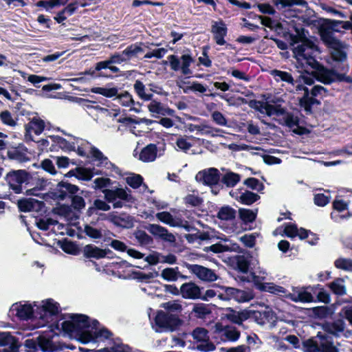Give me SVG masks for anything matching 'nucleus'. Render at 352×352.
<instances>
[{"label":"nucleus","mask_w":352,"mask_h":352,"mask_svg":"<svg viewBox=\"0 0 352 352\" xmlns=\"http://www.w3.org/2000/svg\"><path fill=\"white\" fill-rule=\"evenodd\" d=\"M220 177L221 174L217 168H210L199 171L196 175V179L206 186H212L218 184Z\"/></svg>","instance_id":"nucleus-10"},{"label":"nucleus","mask_w":352,"mask_h":352,"mask_svg":"<svg viewBox=\"0 0 352 352\" xmlns=\"http://www.w3.org/2000/svg\"><path fill=\"white\" fill-rule=\"evenodd\" d=\"M327 47L331 48L333 51L331 54V58L335 61L342 62L346 58V54L341 50L342 43L339 41V46L332 47L329 45H325Z\"/></svg>","instance_id":"nucleus-43"},{"label":"nucleus","mask_w":352,"mask_h":352,"mask_svg":"<svg viewBox=\"0 0 352 352\" xmlns=\"http://www.w3.org/2000/svg\"><path fill=\"white\" fill-rule=\"evenodd\" d=\"M147 230L155 236L159 237L165 241L171 243L175 240V237L172 233H169L166 228L160 225L149 224Z\"/></svg>","instance_id":"nucleus-19"},{"label":"nucleus","mask_w":352,"mask_h":352,"mask_svg":"<svg viewBox=\"0 0 352 352\" xmlns=\"http://www.w3.org/2000/svg\"><path fill=\"white\" fill-rule=\"evenodd\" d=\"M155 325L164 329L175 331L181 325L182 320L174 314L159 310L155 318Z\"/></svg>","instance_id":"nucleus-6"},{"label":"nucleus","mask_w":352,"mask_h":352,"mask_svg":"<svg viewBox=\"0 0 352 352\" xmlns=\"http://www.w3.org/2000/svg\"><path fill=\"white\" fill-rule=\"evenodd\" d=\"M317 80L325 85H329L334 82L335 70L321 67L317 72Z\"/></svg>","instance_id":"nucleus-27"},{"label":"nucleus","mask_w":352,"mask_h":352,"mask_svg":"<svg viewBox=\"0 0 352 352\" xmlns=\"http://www.w3.org/2000/svg\"><path fill=\"white\" fill-rule=\"evenodd\" d=\"M244 184L252 190L261 191L264 188V185L255 177H249L244 181Z\"/></svg>","instance_id":"nucleus-61"},{"label":"nucleus","mask_w":352,"mask_h":352,"mask_svg":"<svg viewBox=\"0 0 352 352\" xmlns=\"http://www.w3.org/2000/svg\"><path fill=\"white\" fill-rule=\"evenodd\" d=\"M78 194H74L69 199L71 200L72 208L76 211L80 212L85 208L86 203L83 197Z\"/></svg>","instance_id":"nucleus-44"},{"label":"nucleus","mask_w":352,"mask_h":352,"mask_svg":"<svg viewBox=\"0 0 352 352\" xmlns=\"http://www.w3.org/2000/svg\"><path fill=\"white\" fill-rule=\"evenodd\" d=\"M236 210L229 206H222L217 214V217L221 221H232L236 217Z\"/></svg>","instance_id":"nucleus-33"},{"label":"nucleus","mask_w":352,"mask_h":352,"mask_svg":"<svg viewBox=\"0 0 352 352\" xmlns=\"http://www.w3.org/2000/svg\"><path fill=\"white\" fill-rule=\"evenodd\" d=\"M240 181V175L234 173H228L222 177V182L227 187H234Z\"/></svg>","instance_id":"nucleus-46"},{"label":"nucleus","mask_w":352,"mask_h":352,"mask_svg":"<svg viewBox=\"0 0 352 352\" xmlns=\"http://www.w3.org/2000/svg\"><path fill=\"white\" fill-rule=\"evenodd\" d=\"M204 202L203 198L194 194H188L184 198V203L186 206L199 207Z\"/></svg>","instance_id":"nucleus-45"},{"label":"nucleus","mask_w":352,"mask_h":352,"mask_svg":"<svg viewBox=\"0 0 352 352\" xmlns=\"http://www.w3.org/2000/svg\"><path fill=\"white\" fill-rule=\"evenodd\" d=\"M0 120L3 124L9 126H15L16 125V120L13 118L8 110H5L0 113Z\"/></svg>","instance_id":"nucleus-56"},{"label":"nucleus","mask_w":352,"mask_h":352,"mask_svg":"<svg viewBox=\"0 0 352 352\" xmlns=\"http://www.w3.org/2000/svg\"><path fill=\"white\" fill-rule=\"evenodd\" d=\"M104 195V201L96 199L94 201V205L97 210L108 211L111 209L109 203L113 204V208H122L124 206L130 207L135 201V197L131 195V190L126 187L115 188L113 189H103L102 190Z\"/></svg>","instance_id":"nucleus-2"},{"label":"nucleus","mask_w":352,"mask_h":352,"mask_svg":"<svg viewBox=\"0 0 352 352\" xmlns=\"http://www.w3.org/2000/svg\"><path fill=\"white\" fill-rule=\"evenodd\" d=\"M208 331L202 327H197L192 333V338L197 342H205L209 340Z\"/></svg>","instance_id":"nucleus-47"},{"label":"nucleus","mask_w":352,"mask_h":352,"mask_svg":"<svg viewBox=\"0 0 352 352\" xmlns=\"http://www.w3.org/2000/svg\"><path fill=\"white\" fill-rule=\"evenodd\" d=\"M13 111L16 116V120H18L20 116H25L28 119L34 114V113L26 109L25 104L22 102H16L13 107Z\"/></svg>","instance_id":"nucleus-42"},{"label":"nucleus","mask_w":352,"mask_h":352,"mask_svg":"<svg viewBox=\"0 0 352 352\" xmlns=\"http://www.w3.org/2000/svg\"><path fill=\"white\" fill-rule=\"evenodd\" d=\"M76 179L82 181H89L94 177L92 170L83 167H76Z\"/></svg>","instance_id":"nucleus-49"},{"label":"nucleus","mask_w":352,"mask_h":352,"mask_svg":"<svg viewBox=\"0 0 352 352\" xmlns=\"http://www.w3.org/2000/svg\"><path fill=\"white\" fill-rule=\"evenodd\" d=\"M85 258L100 259L106 257L108 253L111 252L109 249H102L93 244H87L81 250Z\"/></svg>","instance_id":"nucleus-15"},{"label":"nucleus","mask_w":352,"mask_h":352,"mask_svg":"<svg viewBox=\"0 0 352 352\" xmlns=\"http://www.w3.org/2000/svg\"><path fill=\"white\" fill-rule=\"evenodd\" d=\"M284 121L285 124L289 128H293L295 126H298L300 123V118L298 116H294L291 112H287L285 114Z\"/></svg>","instance_id":"nucleus-62"},{"label":"nucleus","mask_w":352,"mask_h":352,"mask_svg":"<svg viewBox=\"0 0 352 352\" xmlns=\"http://www.w3.org/2000/svg\"><path fill=\"white\" fill-rule=\"evenodd\" d=\"M109 221L116 226L122 228H131L134 226V218L124 212L119 216L111 214Z\"/></svg>","instance_id":"nucleus-18"},{"label":"nucleus","mask_w":352,"mask_h":352,"mask_svg":"<svg viewBox=\"0 0 352 352\" xmlns=\"http://www.w3.org/2000/svg\"><path fill=\"white\" fill-rule=\"evenodd\" d=\"M256 104H259L261 105V107L265 110L266 114L268 116H272L273 115V111H274V109H275L274 105L270 104L267 102H263L261 101H258L256 100H250L249 102V106L252 108H255L256 109H257L260 111H261V109H259L258 108H257L254 106Z\"/></svg>","instance_id":"nucleus-51"},{"label":"nucleus","mask_w":352,"mask_h":352,"mask_svg":"<svg viewBox=\"0 0 352 352\" xmlns=\"http://www.w3.org/2000/svg\"><path fill=\"white\" fill-rule=\"evenodd\" d=\"M255 314V311L248 309L236 311L232 307H228L226 309V313L223 314V318L233 324L241 325L243 322L253 317Z\"/></svg>","instance_id":"nucleus-8"},{"label":"nucleus","mask_w":352,"mask_h":352,"mask_svg":"<svg viewBox=\"0 0 352 352\" xmlns=\"http://www.w3.org/2000/svg\"><path fill=\"white\" fill-rule=\"evenodd\" d=\"M260 199V196L252 191L245 190L239 197V201L244 205H252Z\"/></svg>","instance_id":"nucleus-36"},{"label":"nucleus","mask_w":352,"mask_h":352,"mask_svg":"<svg viewBox=\"0 0 352 352\" xmlns=\"http://www.w3.org/2000/svg\"><path fill=\"white\" fill-rule=\"evenodd\" d=\"M144 179L142 175L139 174H133L131 177L126 178V184L133 189L140 188L143 184Z\"/></svg>","instance_id":"nucleus-52"},{"label":"nucleus","mask_w":352,"mask_h":352,"mask_svg":"<svg viewBox=\"0 0 352 352\" xmlns=\"http://www.w3.org/2000/svg\"><path fill=\"white\" fill-rule=\"evenodd\" d=\"M90 153L93 160L99 162L97 166L109 168V164L113 165L107 157L104 156L103 153L96 146L91 147Z\"/></svg>","instance_id":"nucleus-29"},{"label":"nucleus","mask_w":352,"mask_h":352,"mask_svg":"<svg viewBox=\"0 0 352 352\" xmlns=\"http://www.w3.org/2000/svg\"><path fill=\"white\" fill-rule=\"evenodd\" d=\"M334 265L338 269L350 270H352V260L340 258L335 261Z\"/></svg>","instance_id":"nucleus-63"},{"label":"nucleus","mask_w":352,"mask_h":352,"mask_svg":"<svg viewBox=\"0 0 352 352\" xmlns=\"http://www.w3.org/2000/svg\"><path fill=\"white\" fill-rule=\"evenodd\" d=\"M52 142L59 146V147L64 151H75L76 146L74 142H69L64 138L59 135H50Z\"/></svg>","instance_id":"nucleus-31"},{"label":"nucleus","mask_w":352,"mask_h":352,"mask_svg":"<svg viewBox=\"0 0 352 352\" xmlns=\"http://www.w3.org/2000/svg\"><path fill=\"white\" fill-rule=\"evenodd\" d=\"M36 204L39 206L43 205V202L32 198H22L18 200L17 206L19 210L23 212H28L34 210Z\"/></svg>","instance_id":"nucleus-23"},{"label":"nucleus","mask_w":352,"mask_h":352,"mask_svg":"<svg viewBox=\"0 0 352 352\" xmlns=\"http://www.w3.org/2000/svg\"><path fill=\"white\" fill-rule=\"evenodd\" d=\"M179 275H180V272L177 267L175 268H165L162 270L161 274V276L168 281H176L179 278Z\"/></svg>","instance_id":"nucleus-41"},{"label":"nucleus","mask_w":352,"mask_h":352,"mask_svg":"<svg viewBox=\"0 0 352 352\" xmlns=\"http://www.w3.org/2000/svg\"><path fill=\"white\" fill-rule=\"evenodd\" d=\"M157 147L155 144H149L144 147L139 155V160L144 162H153L157 157Z\"/></svg>","instance_id":"nucleus-21"},{"label":"nucleus","mask_w":352,"mask_h":352,"mask_svg":"<svg viewBox=\"0 0 352 352\" xmlns=\"http://www.w3.org/2000/svg\"><path fill=\"white\" fill-rule=\"evenodd\" d=\"M58 245L61 250L67 254L77 256L81 253V249L79 246L67 239H64L58 241Z\"/></svg>","instance_id":"nucleus-26"},{"label":"nucleus","mask_w":352,"mask_h":352,"mask_svg":"<svg viewBox=\"0 0 352 352\" xmlns=\"http://www.w3.org/2000/svg\"><path fill=\"white\" fill-rule=\"evenodd\" d=\"M236 268L238 271L248 273L250 265V261L243 255H239L235 257Z\"/></svg>","instance_id":"nucleus-39"},{"label":"nucleus","mask_w":352,"mask_h":352,"mask_svg":"<svg viewBox=\"0 0 352 352\" xmlns=\"http://www.w3.org/2000/svg\"><path fill=\"white\" fill-rule=\"evenodd\" d=\"M167 58L173 71H181L182 75L187 77L192 75V72L190 69V66L194 62V59L190 54H182L180 58L175 54H171Z\"/></svg>","instance_id":"nucleus-4"},{"label":"nucleus","mask_w":352,"mask_h":352,"mask_svg":"<svg viewBox=\"0 0 352 352\" xmlns=\"http://www.w3.org/2000/svg\"><path fill=\"white\" fill-rule=\"evenodd\" d=\"M343 279L338 278L333 282L329 283L327 287L337 296H343L346 294V287L342 284Z\"/></svg>","instance_id":"nucleus-35"},{"label":"nucleus","mask_w":352,"mask_h":352,"mask_svg":"<svg viewBox=\"0 0 352 352\" xmlns=\"http://www.w3.org/2000/svg\"><path fill=\"white\" fill-rule=\"evenodd\" d=\"M200 289L201 288L193 282L185 283L180 287V293L184 298L199 299L200 298Z\"/></svg>","instance_id":"nucleus-17"},{"label":"nucleus","mask_w":352,"mask_h":352,"mask_svg":"<svg viewBox=\"0 0 352 352\" xmlns=\"http://www.w3.org/2000/svg\"><path fill=\"white\" fill-rule=\"evenodd\" d=\"M60 306L53 299L49 298L46 300L45 303L43 305V310L45 313L50 314L51 316H56L58 314Z\"/></svg>","instance_id":"nucleus-40"},{"label":"nucleus","mask_w":352,"mask_h":352,"mask_svg":"<svg viewBox=\"0 0 352 352\" xmlns=\"http://www.w3.org/2000/svg\"><path fill=\"white\" fill-rule=\"evenodd\" d=\"M300 105L304 108L306 112L311 113L314 104H320V102L315 97H309V91L307 87L304 88V95L299 100Z\"/></svg>","instance_id":"nucleus-24"},{"label":"nucleus","mask_w":352,"mask_h":352,"mask_svg":"<svg viewBox=\"0 0 352 352\" xmlns=\"http://www.w3.org/2000/svg\"><path fill=\"white\" fill-rule=\"evenodd\" d=\"M322 329L325 332L336 336L344 331V324L342 320H338L333 322H325Z\"/></svg>","instance_id":"nucleus-28"},{"label":"nucleus","mask_w":352,"mask_h":352,"mask_svg":"<svg viewBox=\"0 0 352 352\" xmlns=\"http://www.w3.org/2000/svg\"><path fill=\"white\" fill-rule=\"evenodd\" d=\"M28 153V148L23 143H20L17 146L10 147L7 152V156L10 160L24 163L30 160Z\"/></svg>","instance_id":"nucleus-12"},{"label":"nucleus","mask_w":352,"mask_h":352,"mask_svg":"<svg viewBox=\"0 0 352 352\" xmlns=\"http://www.w3.org/2000/svg\"><path fill=\"white\" fill-rule=\"evenodd\" d=\"M35 116L32 118H28L30 122L25 125L26 132L34 131L36 135H40L45 129V124L44 120L37 116L36 113H34Z\"/></svg>","instance_id":"nucleus-20"},{"label":"nucleus","mask_w":352,"mask_h":352,"mask_svg":"<svg viewBox=\"0 0 352 352\" xmlns=\"http://www.w3.org/2000/svg\"><path fill=\"white\" fill-rule=\"evenodd\" d=\"M143 43H135L129 45L124 50H123L124 57L126 61L131 60L133 57H136L139 53L144 52V49L142 45Z\"/></svg>","instance_id":"nucleus-32"},{"label":"nucleus","mask_w":352,"mask_h":352,"mask_svg":"<svg viewBox=\"0 0 352 352\" xmlns=\"http://www.w3.org/2000/svg\"><path fill=\"white\" fill-rule=\"evenodd\" d=\"M272 74L275 77H279L282 81L294 85V78L292 75L287 72L274 69L272 71Z\"/></svg>","instance_id":"nucleus-57"},{"label":"nucleus","mask_w":352,"mask_h":352,"mask_svg":"<svg viewBox=\"0 0 352 352\" xmlns=\"http://www.w3.org/2000/svg\"><path fill=\"white\" fill-rule=\"evenodd\" d=\"M186 268L200 280L213 282L217 280L218 276L214 270L197 264L186 263Z\"/></svg>","instance_id":"nucleus-9"},{"label":"nucleus","mask_w":352,"mask_h":352,"mask_svg":"<svg viewBox=\"0 0 352 352\" xmlns=\"http://www.w3.org/2000/svg\"><path fill=\"white\" fill-rule=\"evenodd\" d=\"M84 232L87 236L92 239H100L102 236L100 229L95 228L88 224L85 225Z\"/></svg>","instance_id":"nucleus-54"},{"label":"nucleus","mask_w":352,"mask_h":352,"mask_svg":"<svg viewBox=\"0 0 352 352\" xmlns=\"http://www.w3.org/2000/svg\"><path fill=\"white\" fill-rule=\"evenodd\" d=\"M10 312L16 316L20 320H28L34 317V309L30 304H13L10 309Z\"/></svg>","instance_id":"nucleus-13"},{"label":"nucleus","mask_w":352,"mask_h":352,"mask_svg":"<svg viewBox=\"0 0 352 352\" xmlns=\"http://www.w3.org/2000/svg\"><path fill=\"white\" fill-rule=\"evenodd\" d=\"M316 47V46L314 43L305 36V38H303L301 44L294 48V53L296 54V56L303 58L308 56V54H311V52H307V50H313Z\"/></svg>","instance_id":"nucleus-25"},{"label":"nucleus","mask_w":352,"mask_h":352,"mask_svg":"<svg viewBox=\"0 0 352 352\" xmlns=\"http://www.w3.org/2000/svg\"><path fill=\"white\" fill-rule=\"evenodd\" d=\"M91 91L94 94H100L107 98H112L118 96V89L117 87L106 88V87H93Z\"/></svg>","instance_id":"nucleus-38"},{"label":"nucleus","mask_w":352,"mask_h":352,"mask_svg":"<svg viewBox=\"0 0 352 352\" xmlns=\"http://www.w3.org/2000/svg\"><path fill=\"white\" fill-rule=\"evenodd\" d=\"M211 32L213 34V39L217 45H223L226 43L225 37L228 34V28L222 20L219 22H213L211 26Z\"/></svg>","instance_id":"nucleus-14"},{"label":"nucleus","mask_w":352,"mask_h":352,"mask_svg":"<svg viewBox=\"0 0 352 352\" xmlns=\"http://www.w3.org/2000/svg\"><path fill=\"white\" fill-rule=\"evenodd\" d=\"M263 287L265 289H261V292H266L273 294L285 293V289L283 287L275 285L274 283H264Z\"/></svg>","instance_id":"nucleus-48"},{"label":"nucleus","mask_w":352,"mask_h":352,"mask_svg":"<svg viewBox=\"0 0 352 352\" xmlns=\"http://www.w3.org/2000/svg\"><path fill=\"white\" fill-rule=\"evenodd\" d=\"M350 28H351V23L350 21L330 19H324L319 30L321 40L324 45L338 47L339 46V40L333 36V32H340V28L349 30Z\"/></svg>","instance_id":"nucleus-3"},{"label":"nucleus","mask_w":352,"mask_h":352,"mask_svg":"<svg viewBox=\"0 0 352 352\" xmlns=\"http://www.w3.org/2000/svg\"><path fill=\"white\" fill-rule=\"evenodd\" d=\"M134 90L137 95L142 100L148 101L151 100L153 96L152 94H146L145 85L140 80H137L134 84Z\"/></svg>","instance_id":"nucleus-37"},{"label":"nucleus","mask_w":352,"mask_h":352,"mask_svg":"<svg viewBox=\"0 0 352 352\" xmlns=\"http://www.w3.org/2000/svg\"><path fill=\"white\" fill-rule=\"evenodd\" d=\"M293 292V293L288 295V298L294 302L309 303L316 302L311 293L307 291L305 287L294 288Z\"/></svg>","instance_id":"nucleus-16"},{"label":"nucleus","mask_w":352,"mask_h":352,"mask_svg":"<svg viewBox=\"0 0 352 352\" xmlns=\"http://www.w3.org/2000/svg\"><path fill=\"white\" fill-rule=\"evenodd\" d=\"M294 28L296 33V34L290 33L289 32H285L283 33L284 36L285 38L288 37L290 39V43L292 45H294V44L302 43L303 38H305L304 28L294 26Z\"/></svg>","instance_id":"nucleus-30"},{"label":"nucleus","mask_w":352,"mask_h":352,"mask_svg":"<svg viewBox=\"0 0 352 352\" xmlns=\"http://www.w3.org/2000/svg\"><path fill=\"white\" fill-rule=\"evenodd\" d=\"M134 236L142 245H147L153 243V238L144 230L135 231Z\"/></svg>","instance_id":"nucleus-50"},{"label":"nucleus","mask_w":352,"mask_h":352,"mask_svg":"<svg viewBox=\"0 0 352 352\" xmlns=\"http://www.w3.org/2000/svg\"><path fill=\"white\" fill-rule=\"evenodd\" d=\"M278 10L287 12L294 11L301 13L302 11L294 8V6H298L304 8H307L308 3L305 0H270Z\"/></svg>","instance_id":"nucleus-11"},{"label":"nucleus","mask_w":352,"mask_h":352,"mask_svg":"<svg viewBox=\"0 0 352 352\" xmlns=\"http://www.w3.org/2000/svg\"><path fill=\"white\" fill-rule=\"evenodd\" d=\"M231 249L226 245H223L221 243H217L208 247H205L204 251L208 252L209 251L214 253H223L225 252L230 251Z\"/></svg>","instance_id":"nucleus-58"},{"label":"nucleus","mask_w":352,"mask_h":352,"mask_svg":"<svg viewBox=\"0 0 352 352\" xmlns=\"http://www.w3.org/2000/svg\"><path fill=\"white\" fill-rule=\"evenodd\" d=\"M117 98L119 100L120 104L124 107H129L135 104L132 96L126 91L120 94H118Z\"/></svg>","instance_id":"nucleus-55"},{"label":"nucleus","mask_w":352,"mask_h":352,"mask_svg":"<svg viewBox=\"0 0 352 352\" xmlns=\"http://www.w3.org/2000/svg\"><path fill=\"white\" fill-rule=\"evenodd\" d=\"M148 111L153 113H157L161 116H173L175 111L169 107L163 105L160 102L152 100L148 106Z\"/></svg>","instance_id":"nucleus-22"},{"label":"nucleus","mask_w":352,"mask_h":352,"mask_svg":"<svg viewBox=\"0 0 352 352\" xmlns=\"http://www.w3.org/2000/svg\"><path fill=\"white\" fill-rule=\"evenodd\" d=\"M57 223L58 221L52 218L39 219L36 222V226L41 230L47 231L49 230L50 226H56Z\"/></svg>","instance_id":"nucleus-59"},{"label":"nucleus","mask_w":352,"mask_h":352,"mask_svg":"<svg viewBox=\"0 0 352 352\" xmlns=\"http://www.w3.org/2000/svg\"><path fill=\"white\" fill-rule=\"evenodd\" d=\"M239 216L243 223L245 225L254 222L257 216V210L254 212L252 210L246 208H240L239 210Z\"/></svg>","instance_id":"nucleus-34"},{"label":"nucleus","mask_w":352,"mask_h":352,"mask_svg":"<svg viewBox=\"0 0 352 352\" xmlns=\"http://www.w3.org/2000/svg\"><path fill=\"white\" fill-rule=\"evenodd\" d=\"M253 298V295L245 291L237 289V292H235L232 299L238 302H248Z\"/></svg>","instance_id":"nucleus-60"},{"label":"nucleus","mask_w":352,"mask_h":352,"mask_svg":"<svg viewBox=\"0 0 352 352\" xmlns=\"http://www.w3.org/2000/svg\"><path fill=\"white\" fill-rule=\"evenodd\" d=\"M80 188L78 186L69 183L67 180L58 182L54 191L50 192L51 197L54 199L64 201L70 199L74 194L78 193Z\"/></svg>","instance_id":"nucleus-7"},{"label":"nucleus","mask_w":352,"mask_h":352,"mask_svg":"<svg viewBox=\"0 0 352 352\" xmlns=\"http://www.w3.org/2000/svg\"><path fill=\"white\" fill-rule=\"evenodd\" d=\"M318 350L320 352H339L338 348L333 345V342L328 340L322 342Z\"/></svg>","instance_id":"nucleus-64"},{"label":"nucleus","mask_w":352,"mask_h":352,"mask_svg":"<svg viewBox=\"0 0 352 352\" xmlns=\"http://www.w3.org/2000/svg\"><path fill=\"white\" fill-rule=\"evenodd\" d=\"M30 178V173L25 170H12L7 173L6 180L8 182L10 188L14 193L20 194L22 192V184L26 182Z\"/></svg>","instance_id":"nucleus-5"},{"label":"nucleus","mask_w":352,"mask_h":352,"mask_svg":"<svg viewBox=\"0 0 352 352\" xmlns=\"http://www.w3.org/2000/svg\"><path fill=\"white\" fill-rule=\"evenodd\" d=\"M90 327L89 316L81 314H61L59 320L50 324L52 331L57 330L69 336H78L84 343L91 340L92 334L85 331Z\"/></svg>","instance_id":"nucleus-1"},{"label":"nucleus","mask_w":352,"mask_h":352,"mask_svg":"<svg viewBox=\"0 0 352 352\" xmlns=\"http://www.w3.org/2000/svg\"><path fill=\"white\" fill-rule=\"evenodd\" d=\"M156 217L164 223L169 225L172 227L176 226L173 217L169 212L164 211L157 212L156 214Z\"/></svg>","instance_id":"nucleus-53"}]
</instances>
